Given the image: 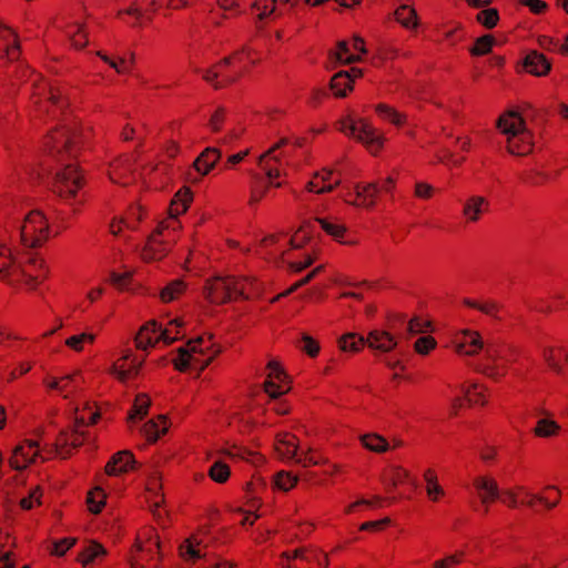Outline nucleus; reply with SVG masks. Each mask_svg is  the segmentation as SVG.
Masks as SVG:
<instances>
[{"label":"nucleus","mask_w":568,"mask_h":568,"mask_svg":"<svg viewBox=\"0 0 568 568\" xmlns=\"http://www.w3.org/2000/svg\"><path fill=\"white\" fill-rule=\"evenodd\" d=\"M500 310V305L494 301H487L484 303H479L478 311L483 312L484 314L491 316L494 320L499 321L500 317L498 315V312Z\"/></svg>","instance_id":"obj_55"},{"label":"nucleus","mask_w":568,"mask_h":568,"mask_svg":"<svg viewBox=\"0 0 568 568\" xmlns=\"http://www.w3.org/2000/svg\"><path fill=\"white\" fill-rule=\"evenodd\" d=\"M254 183L251 190L250 204L254 205L261 201L265 195L268 184L264 182V179L257 174L253 176Z\"/></svg>","instance_id":"obj_42"},{"label":"nucleus","mask_w":568,"mask_h":568,"mask_svg":"<svg viewBox=\"0 0 568 568\" xmlns=\"http://www.w3.org/2000/svg\"><path fill=\"white\" fill-rule=\"evenodd\" d=\"M252 284L248 278L216 277L207 283L206 296L212 303H225L233 297L248 298L247 288Z\"/></svg>","instance_id":"obj_6"},{"label":"nucleus","mask_w":568,"mask_h":568,"mask_svg":"<svg viewBox=\"0 0 568 568\" xmlns=\"http://www.w3.org/2000/svg\"><path fill=\"white\" fill-rule=\"evenodd\" d=\"M38 453V444L33 440H27L26 444L19 445L13 449L10 465L17 470L24 469L34 462Z\"/></svg>","instance_id":"obj_13"},{"label":"nucleus","mask_w":568,"mask_h":568,"mask_svg":"<svg viewBox=\"0 0 568 568\" xmlns=\"http://www.w3.org/2000/svg\"><path fill=\"white\" fill-rule=\"evenodd\" d=\"M201 546V541L195 538H190L185 540L183 545L180 547V554L184 559L196 560L200 558H204L205 554H202L199 547Z\"/></svg>","instance_id":"obj_35"},{"label":"nucleus","mask_w":568,"mask_h":568,"mask_svg":"<svg viewBox=\"0 0 568 568\" xmlns=\"http://www.w3.org/2000/svg\"><path fill=\"white\" fill-rule=\"evenodd\" d=\"M331 58L335 59L339 63L349 64L359 61V57L349 53L348 43L346 41H339L337 43V51L331 52Z\"/></svg>","instance_id":"obj_37"},{"label":"nucleus","mask_w":568,"mask_h":568,"mask_svg":"<svg viewBox=\"0 0 568 568\" xmlns=\"http://www.w3.org/2000/svg\"><path fill=\"white\" fill-rule=\"evenodd\" d=\"M65 34L75 49H82L88 44L83 24L72 23L67 27Z\"/></svg>","instance_id":"obj_32"},{"label":"nucleus","mask_w":568,"mask_h":568,"mask_svg":"<svg viewBox=\"0 0 568 568\" xmlns=\"http://www.w3.org/2000/svg\"><path fill=\"white\" fill-rule=\"evenodd\" d=\"M166 417L160 415L156 420L151 419L143 425L142 432L150 443L156 442L161 435L168 432Z\"/></svg>","instance_id":"obj_27"},{"label":"nucleus","mask_w":568,"mask_h":568,"mask_svg":"<svg viewBox=\"0 0 568 568\" xmlns=\"http://www.w3.org/2000/svg\"><path fill=\"white\" fill-rule=\"evenodd\" d=\"M429 326L428 322H425L418 317H415L408 322L407 331L410 335L426 332Z\"/></svg>","instance_id":"obj_61"},{"label":"nucleus","mask_w":568,"mask_h":568,"mask_svg":"<svg viewBox=\"0 0 568 568\" xmlns=\"http://www.w3.org/2000/svg\"><path fill=\"white\" fill-rule=\"evenodd\" d=\"M286 143H287V139H282L277 144L272 146L266 153L261 155L258 159V165L265 172V175H266L267 180L270 181L267 183L268 185H274L276 187H280L282 185V183H280V182H277V183L272 182L273 179H277L281 176V171L278 169L270 168L268 165L265 164L264 160H265V158L270 156L275 150H277L278 148H281L282 145H284Z\"/></svg>","instance_id":"obj_29"},{"label":"nucleus","mask_w":568,"mask_h":568,"mask_svg":"<svg viewBox=\"0 0 568 568\" xmlns=\"http://www.w3.org/2000/svg\"><path fill=\"white\" fill-rule=\"evenodd\" d=\"M355 193L359 202H353V204L371 209L376 203V196L379 193V189L376 183H368L365 185H357Z\"/></svg>","instance_id":"obj_24"},{"label":"nucleus","mask_w":568,"mask_h":568,"mask_svg":"<svg viewBox=\"0 0 568 568\" xmlns=\"http://www.w3.org/2000/svg\"><path fill=\"white\" fill-rule=\"evenodd\" d=\"M494 43V37L490 34L483 36L476 40L475 45L470 49V53L474 55L487 54L491 50Z\"/></svg>","instance_id":"obj_48"},{"label":"nucleus","mask_w":568,"mask_h":568,"mask_svg":"<svg viewBox=\"0 0 568 568\" xmlns=\"http://www.w3.org/2000/svg\"><path fill=\"white\" fill-rule=\"evenodd\" d=\"M150 403V398L145 394L138 395L133 405V412L130 414L129 419L133 420L136 417L143 418L148 414Z\"/></svg>","instance_id":"obj_43"},{"label":"nucleus","mask_w":568,"mask_h":568,"mask_svg":"<svg viewBox=\"0 0 568 568\" xmlns=\"http://www.w3.org/2000/svg\"><path fill=\"white\" fill-rule=\"evenodd\" d=\"M322 270V266H317L315 267L313 271H311L306 276H304L302 280L297 281L296 283H294L287 291L283 292L282 294L277 295L276 297H274L273 301H277L280 300L281 297L283 296H287L290 295L291 293L295 292L297 288L306 285L307 283H310L316 274L320 273V271Z\"/></svg>","instance_id":"obj_53"},{"label":"nucleus","mask_w":568,"mask_h":568,"mask_svg":"<svg viewBox=\"0 0 568 568\" xmlns=\"http://www.w3.org/2000/svg\"><path fill=\"white\" fill-rule=\"evenodd\" d=\"M142 365V362L135 363L132 362L130 367L124 368L123 365L114 364L111 368V373L121 382H126L132 376L139 374V369Z\"/></svg>","instance_id":"obj_41"},{"label":"nucleus","mask_w":568,"mask_h":568,"mask_svg":"<svg viewBox=\"0 0 568 568\" xmlns=\"http://www.w3.org/2000/svg\"><path fill=\"white\" fill-rule=\"evenodd\" d=\"M223 454L226 455L227 457H230L231 459H236V458L248 459V456L252 455V453L248 452L247 449H245L243 447H235V446L232 449L223 450Z\"/></svg>","instance_id":"obj_63"},{"label":"nucleus","mask_w":568,"mask_h":568,"mask_svg":"<svg viewBox=\"0 0 568 568\" xmlns=\"http://www.w3.org/2000/svg\"><path fill=\"white\" fill-rule=\"evenodd\" d=\"M221 156L222 153L219 149L209 146L196 158L193 165L200 174L206 175L215 166Z\"/></svg>","instance_id":"obj_21"},{"label":"nucleus","mask_w":568,"mask_h":568,"mask_svg":"<svg viewBox=\"0 0 568 568\" xmlns=\"http://www.w3.org/2000/svg\"><path fill=\"white\" fill-rule=\"evenodd\" d=\"M18 232L24 246L38 247L49 239V222L42 212L34 210L24 216Z\"/></svg>","instance_id":"obj_8"},{"label":"nucleus","mask_w":568,"mask_h":568,"mask_svg":"<svg viewBox=\"0 0 568 568\" xmlns=\"http://www.w3.org/2000/svg\"><path fill=\"white\" fill-rule=\"evenodd\" d=\"M407 478H408V473L405 469H403L400 467H395L393 477L389 480H385L387 490L390 491L392 489H394L397 486V484L399 481L407 479Z\"/></svg>","instance_id":"obj_60"},{"label":"nucleus","mask_w":568,"mask_h":568,"mask_svg":"<svg viewBox=\"0 0 568 568\" xmlns=\"http://www.w3.org/2000/svg\"><path fill=\"white\" fill-rule=\"evenodd\" d=\"M170 325H174L176 331L173 334L171 328L162 329L155 321L146 323L139 332L135 337L136 347L145 349L149 346L155 345L159 341H163L166 345L172 344L179 339L178 328L183 325L179 320H173Z\"/></svg>","instance_id":"obj_10"},{"label":"nucleus","mask_w":568,"mask_h":568,"mask_svg":"<svg viewBox=\"0 0 568 568\" xmlns=\"http://www.w3.org/2000/svg\"><path fill=\"white\" fill-rule=\"evenodd\" d=\"M316 222L328 235L333 236L337 241H341L346 231L344 225L331 222L326 219L318 217L316 219Z\"/></svg>","instance_id":"obj_44"},{"label":"nucleus","mask_w":568,"mask_h":568,"mask_svg":"<svg viewBox=\"0 0 568 568\" xmlns=\"http://www.w3.org/2000/svg\"><path fill=\"white\" fill-rule=\"evenodd\" d=\"M454 344L456 352L465 355L477 354L484 348L480 335L468 329L459 332L454 339Z\"/></svg>","instance_id":"obj_12"},{"label":"nucleus","mask_w":568,"mask_h":568,"mask_svg":"<svg viewBox=\"0 0 568 568\" xmlns=\"http://www.w3.org/2000/svg\"><path fill=\"white\" fill-rule=\"evenodd\" d=\"M78 140L79 134L75 129L62 126L51 132L44 142L49 155L61 162V168L52 178L53 192L67 202L77 197L83 184V176L78 168L72 163H63L67 156L75 155Z\"/></svg>","instance_id":"obj_1"},{"label":"nucleus","mask_w":568,"mask_h":568,"mask_svg":"<svg viewBox=\"0 0 568 568\" xmlns=\"http://www.w3.org/2000/svg\"><path fill=\"white\" fill-rule=\"evenodd\" d=\"M134 463V457L129 450L119 452L106 464L105 473L109 476H118L128 471Z\"/></svg>","instance_id":"obj_19"},{"label":"nucleus","mask_w":568,"mask_h":568,"mask_svg":"<svg viewBox=\"0 0 568 568\" xmlns=\"http://www.w3.org/2000/svg\"><path fill=\"white\" fill-rule=\"evenodd\" d=\"M376 112L385 120H388L389 122L399 125L403 123L404 116L392 109L390 106L386 104H378L376 106Z\"/></svg>","instance_id":"obj_51"},{"label":"nucleus","mask_w":568,"mask_h":568,"mask_svg":"<svg viewBox=\"0 0 568 568\" xmlns=\"http://www.w3.org/2000/svg\"><path fill=\"white\" fill-rule=\"evenodd\" d=\"M361 440L365 448L375 453H384L389 448L387 440L377 434H366Z\"/></svg>","instance_id":"obj_33"},{"label":"nucleus","mask_w":568,"mask_h":568,"mask_svg":"<svg viewBox=\"0 0 568 568\" xmlns=\"http://www.w3.org/2000/svg\"><path fill=\"white\" fill-rule=\"evenodd\" d=\"M75 540L71 538H64L54 542L53 552L57 556H63L65 551L74 545Z\"/></svg>","instance_id":"obj_64"},{"label":"nucleus","mask_w":568,"mask_h":568,"mask_svg":"<svg viewBox=\"0 0 568 568\" xmlns=\"http://www.w3.org/2000/svg\"><path fill=\"white\" fill-rule=\"evenodd\" d=\"M251 53L252 49L247 45H243L232 55L223 58L213 69L205 71L203 74L204 80L213 84L215 89L235 82L243 74L245 69L243 68L234 73H227L224 71V68L229 67L233 60L241 64L246 59L252 64H255L256 60L251 58Z\"/></svg>","instance_id":"obj_7"},{"label":"nucleus","mask_w":568,"mask_h":568,"mask_svg":"<svg viewBox=\"0 0 568 568\" xmlns=\"http://www.w3.org/2000/svg\"><path fill=\"white\" fill-rule=\"evenodd\" d=\"M519 490L525 493V495L529 497V500H527L525 503L529 507H534L536 501L542 503L549 509L554 508L557 505V501L550 503L546 497H544L541 495H536V494L526 491L524 487H519Z\"/></svg>","instance_id":"obj_56"},{"label":"nucleus","mask_w":568,"mask_h":568,"mask_svg":"<svg viewBox=\"0 0 568 568\" xmlns=\"http://www.w3.org/2000/svg\"><path fill=\"white\" fill-rule=\"evenodd\" d=\"M191 200L192 195L187 189L180 190L175 194L170 205V219L162 222L149 240L148 248L143 253L145 260L161 258L165 254L166 248L162 247L164 241L161 240V236L165 230L172 229L175 231L180 227L176 217L187 210Z\"/></svg>","instance_id":"obj_3"},{"label":"nucleus","mask_w":568,"mask_h":568,"mask_svg":"<svg viewBox=\"0 0 568 568\" xmlns=\"http://www.w3.org/2000/svg\"><path fill=\"white\" fill-rule=\"evenodd\" d=\"M338 344L344 352H358L367 345L372 349L386 353L396 347L397 341L386 331L373 329L366 338L355 333H348L339 338Z\"/></svg>","instance_id":"obj_5"},{"label":"nucleus","mask_w":568,"mask_h":568,"mask_svg":"<svg viewBox=\"0 0 568 568\" xmlns=\"http://www.w3.org/2000/svg\"><path fill=\"white\" fill-rule=\"evenodd\" d=\"M396 20L405 28H412L417 26L416 11L407 6H400L395 12Z\"/></svg>","instance_id":"obj_36"},{"label":"nucleus","mask_w":568,"mask_h":568,"mask_svg":"<svg viewBox=\"0 0 568 568\" xmlns=\"http://www.w3.org/2000/svg\"><path fill=\"white\" fill-rule=\"evenodd\" d=\"M424 479L426 481V491L432 500H437L439 496L444 495V489L437 483V476L432 469H427L424 473Z\"/></svg>","instance_id":"obj_38"},{"label":"nucleus","mask_w":568,"mask_h":568,"mask_svg":"<svg viewBox=\"0 0 568 568\" xmlns=\"http://www.w3.org/2000/svg\"><path fill=\"white\" fill-rule=\"evenodd\" d=\"M78 376L79 374H68L62 376L59 382H61L60 392H68L64 396L68 397L69 393L77 390L78 388Z\"/></svg>","instance_id":"obj_54"},{"label":"nucleus","mask_w":568,"mask_h":568,"mask_svg":"<svg viewBox=\"0 0 568 568\" xmlns=\"http://www.w3.org/2000/svg\"><path fill=\"white\" fill-rule=\"evenodd\" d=\"M185 288L183 281L174 280L170 282L166 286H164L160 293L161 300L163 302H171L180 296Z\"/></svg>","instance_id":"obj_40"},{"label":"nucleus","mask_w":568,"mask_h":568,"mask_svg":"<svg viewBox=\"0 0 568 568\" xmlns=\"http://www.w3.org/2000/svg\"><path fill=\"white\" fill-rule=\"evenodd\" d=\"M477 20L486 28L488 29H491L494 28L498 20H499V14H498V11L494 8H489V9H485V10H481L478 14H477Z\"/></svg>","instance_id":"obj_50"},{"label":"nucleus","mask_w":568,"mask_h":568,"mask_svg":"<svg viewBox=\"0 0 568 568\" xmlns=\"http://www.w3.org/2000/svg\"><path fill=\"white\" fill-rule=\"evenodd\" d=\"M560 426L550 418H540L534 429L539 437H551L558 434Z\"/></svg>","instance_id":"obj_39"},{"label":"nucleus","mask_w":568,"mask_h":568,"mask_svg":"<svg viewBox=\"0 0 568 568\" xmlns=\"http://www.w3.org/2000/svg\"><path fill=\"white\" fill-rule=\"evenodd\" d=\"M131 272H125L123 274L112 272L110 280L114 286L120 290H125L128 287L129 280L131 277Z\"/></svg>","instance_id":"obj_62"},{"label":"nucleus","mask_w":568,"mask_h":568,"mask_svg":"<svg viewBox=\"0 0 568 568\" xmlns=\"http://www.w3.org/2000/svg\"><path fill=\"white\" fill-rule=\"evenodd\" d=\"M485 355L486 358L490 361L493 364L490 366H487L484 373L487 376L497 379L499 376L503 375L499 374L498 372L499 365L497 364V361L503 358L498 347L495 345H487L485 348Z\"/></svg>","instance_id":"obj_31"},{"label":"nucleus","mask_w":568,"mask_h":568,"mask_svg":"<svg viewBox=\"0 0 568 568\" xmlns=\"http://www.w3.org/2000/svg\"><path fill=\"white\" fill-rule=\"evenodd\" d=\"M526 69L535 75H545L550 70V62L544 54L531 51L525 59Z\"/></svg>","instance_id":"obj_25"},{"label":"nucleus","mask_w":568,"mask_h":568,"mask_svg":"<svg viewBox=\"0 0 568 568\" xmlns=\"http://www.w3.org/2000/svg\"><path fill=\"white\" fill-rule=\"evenodd\" d=\"M436 345V341L430 336L419 337L415 342V349L419 354H427Z\"/></svg>","instance_id":"obj_57"},{"label":"nucleus","mask_w":568,"mask_h":568,"mask_svg":"<svg viewBox=\"0 0 568 568\" xmlns=\"http://www.w3.org/2000/svg\"><path fill=\"white\" fill-rule=\"evenodd\" d=\"M474 487L478 491L483 504H487L490 500H495L499 497L498 485L493 478L485 476L476 477L474 479Z\"/></svg>","instance_id":"obj_20"},{"label":"nucleus","mask_w":568,"mask_h":568,"mask_svg":"<svg viewBox=\"0 0 568 568\" xmlns=\"http://www.w3.org/2000/svg\"><path fill=\"white\" fill-rule=\"evenodd\" d=\"M353 75L348 71H339L331 80V89L334 94L338 98L346 95L347 91L352 90L353 77H361L362 71L359 69H351Z\"/></svg>","instance_id":"obj_17"},{"label":"nucleus","mask_w":568,"mask_h":568,"mask_svg":"<svg viewBox=\"0 0 568 568\" xmlns=\"http://www.w3.org/2000/svg\"><path fill=\"white\" fill-rule=\"evenodd\" d=\"M545 362L548 364V366L557 374L562 373V366L559 364V362L556 359L554 354V348L548 347L544 349L542 353Z\"/></svg>","instance_id":"obj_59"},{"label":"nucleus","mask_w":568,"mask_h":568,"mask_svg":"<svg viewBox=\"0 0 568 568\" xmlns=\"http://www.w3.org/2000/svg\"><path fill=\"white\" fill-rule=\"evenodd\" d=\"M496 126L507 136V150L514 155H526L531 152L534 142L532 133L527 129L521 115L509 110L501 114Z\"/></svg>","instance_id":"obj_2"},{"label":"nucleus","mask_w":568,"mask_h":568,"mask_svg":"<svg viewBox=\"0 0 568 568\" xmlns=\"http://www.w3.org/2000/svg\"><path fill=\"white\" fill-rule=\"evenodd\" d=\"M84 433L79 430L75 425L71 433L61 432L55 443V453L62 458H67L71 448L80 447L83 444Z\"/></svg>","instance_id":"obj_14"},{"label":"nucleus","mask_w":568,"mask_h":568,"mask_svg":"<svg viewBox=\"0 0 568 568\" xmlns=\"http://www.w3.org/2000/svg\"><path fill=\"white\" fill-rule=\"evenodd\" d=\"M277 0H257L253 3L252 10L257 22L270 18L276 11Z\"/></svg>","instance_id":"obj_30"},{"label":"nucleus","mask_w":568,"mask_h":568,"mask_svg":"<svg viewBox=\"0 0 568 568\" xmlns=\"http://www.w3.org/2000/svg\"><path fill=\"white\" fill-rule=\"evenodd\" d=\"M488 205L489 203L484 196L473 195L464 203L463 214L468 221L476 222Z\"/></svg>","instance_id":"obj_23"},{"label":"nucleus","mask_w":568,"mask_h":568,"mask_svg":"<svg viewBox=\"0 0 568 568\" xmlns=\"http://www.w3.org/2000/svg\"><path fill=\"white\" fill-rule=\"evenodd\" d=\"M105 495L101 488H95L88 495V507L91 513L99 514L104 506Z\"/></svg>","instance_id":"obj_45"},{"label":"nucleus","mask_w":568,"mask_h":568,"mask_svg":"<svg viewBox=\"0 0 568 568\" xmlns=\"http://www.w3.org/2000/svg\"><path fill=\"white\" fill-rule=\"evenodd\" d=\"M106 554L105 548L99 542H91L81 554L80 560L84 568L93 562L99 557H103Z\"/></svg>","instance_id":"obj_34"},{"label":"nucleus","mask_w":568,"mask_h":568,"mask_svg":"<svg viewBox=\"0 0 568 568\" xmlns=\"http://www.w3.org/2000/svg\"><path fill=\"white\" fill-rule=\"evenodd\" d=\"M297 483V477L291 475L290 473L280 471L274 477V484L275 486L284 491L290 490L293 488Z\"/></svg>","instance_id":"obj_49"},{"label":"nucleus","mask_w":568,"mask_h":568,"mask_svg":"<svg viewBox=\"0 0 568 568\" xmlns=\"http://www.w3.org/2000/svg\"><path fill=\"white\" fill-rule=\"evenodd\" d=\"M205 342L204 337H197L189 341L186 345L179 347V356L174 359V367L180 372H184L190 367L203 371L214 357V355L203 357L204 349L210 347L204 346Z\"/></svg>","instance_id":"obj_9"},{"label":"nucleus","mask_w":568,"mask_h":568,"mask_svg":"<svg viewBox=\"0 0 568 568\" xmlns=\"http://www.w3.org/2000/svg\"><path fill=\"white\" fill-rule=\"evenodd\" d=\"M210 477L216 483H224L230 477V468L221 460H216L210 468Z\"/></svg>","instance_id":"obj_47"},{"label":"nucleus","mask_w":568,"mask_h":568,"mask_svg":"<svg viewBox=\"0 0 568 568\" xmlns=\"http://www.w3.org/2000/svg\"><path fill=\"white\" fill-rule=\"evenodd\" d=\"M339 130L364 143L373 153L382 148V136L377 134L376 130L363 119L343 120L339 123Z\"/></svg>","instance_id":"obj_11"},{"label":"nucleus","mask_w":568,"mask_h":568,"mask_svg":"<svg viewBox=\"0 0 568 568\" xmlns=\"http://www.w3.org/2000/svg\"><path fill=\"white\" fill-rule=\"evenodd\" d=\"M20 47L17 36L7 27L0 24V57H7L13 61L19 58Z\"/></svg>","instance_id":"obj_16"},{"label":"nucleus","mask_w":568,"mask_h":568,"mask_svg":"<svg viewBox=\"0 0 568 568\" xmlns=\"http://www.w3.org/2000/svg\"><path fill=\"white\" fill-rule=\"evenodd\" d=\"M48 268L42 258L32 257L30 262L21 267L18 265L11 254V251L4 246L0 247V280H24L28 285L34 287L36 284L45 278Z\"/></svg>","instance_id":"obj_4"},{"label":"nucleus","mask_w":568,"mask_h":568,"mask_svg":"<svg viewBox=\"0 0 568 568\" xmlns=\"http://www.w3.org/2000/svg\"><path fill=\"white\" fill-rule=\"evenodd\" d=\"M28 81H30L32 88L36 89L34 94H41L42 93L41 91H43V93L48 94V101L51 104L57 105L59 108H62L64 105V102L61 99L60 92L54 91L48 84L40 83L41 82L40 75H38L33 72H30V79Z\"/></svg>","instance_id":"obj_26"},{"label":"nucleus","mask_w":568,"mask_h":568,"mask_svg":"<svg viewBox=\"0 0 568 568\" xmlns=\"http://www.w3.org/2000/svg\"><path fill=\"white\" fill-rule=\"evenodd\" d=\"M275 449L284 459H296L298 456V446L294 435L285 433L277 436Z\"/></svg>","instance_id":"obj_22"},{"label":"nucleus","mask_w":568,"mask_h":568,"mask_svg":"<svg viewBox=\"0 0 568 568\" xmlns=\"http://www.w3.org/2000/svg\"><path fill=\"white\" fill-rule=\"evenodd\" d=\"M332 170H325L324 174L316 173L314 179L308 182L307 189L310 192L325 193L331 192L335 186L341 183V180H335L334 183H327L332 175Z\"/></svg>","instance_id":"obj_28"},{"label":"nucleus","mask_w":568,"mask_h":568,"mask_svg":"<svg viewBox=\"0 0 568 568\" xmlns=\"http://www.w3.org/2000/svg\"><path fill=\"white\" fill-rule=\"evenodd\" d=\"M267 369L270 373L267 379L264 383L265 392L270 395V397L277 398L286 390L283 389L282 386L276 382L282 383L286 379L287 376L276 361H270L267 364Z\"/></svg>","instance_id":"obj_15"},{"label":"nucleus","mask_w":568,"mask_h":568,"mask_svg":"<svg viewBox=\"0 0 568 568\" xmlns=\"http://www.w3.org/2000/svg\"><path fill=\"white\" fill-rule=\"evenodd\" d=\"M148 493L150 494L149 504L152 513L158 518L161 517V513L159 511V508L161 507L163 503V496L160 494L161 490V474L153 469V471L150 475L148 486H146Z\"/></svg>","instance_id":"obj_18"},{"label":"nucleus","mask_w":568,"mask_h":568,"mask_svg":"<svg viewBox=\"0 0 568 568\" xmlns=\"http://www.w3.org/2000/svg\"><path fill=\"white\" fill-rule=\"evenodd\" d=\"M302 343H303V345L301 346L302 349L306 354H308L311 357H314L318 354L320 346L310 335L304 334L302 336Z\"/></svg>","instance_id":"obj_58"},{"label":"nucleus","mask_w":568,"mask_h":568,"mask_svg":"<svg viewBox=\"0 0 568 568\" xmlns=\"http://www.w3.org/2000/svg\"><path fill=\"white\" fill-rule=\"evenodd\" d=\"M318 554L320 552L315 551V550H307L304 548H298V549L293 550L291 554L285 552L284 556L288 560L290 559H301L306 562H312V561H315L316 559H318Z\"/></svg>","instance_id":"obj_52"},{"label":"nucleus","mask_w":568,"mask_h":568,"mask_svg":"<svg viewBox=\"0 0 568 568\" xmlns=\"http://www.w3.org/2000/svg\"><path fill=\"white\" fill-rule=\"evenodd\" d=\"M95 339V335L91 333H81L78 335L70 336L65 339V345L75 352H80L83 349L84 343H93Z\"/></svg>","instance_id":"obj_46"}]
</instances>
